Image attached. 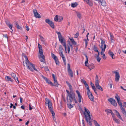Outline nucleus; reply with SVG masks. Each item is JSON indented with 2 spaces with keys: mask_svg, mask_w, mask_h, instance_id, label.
Wrapping results in <instances>:
<instances>
[{
  "mask_svg": "<svg viewBox=\"0 0 126 126\" xmlns=\"http://www.w3.org/2000/svg\"><path fill=\"white\" fill-rule=\"evenodd\" d=\"M24 57L25 59V63L27 68L32 72L33 71V69L35 71H37V70L35 68V65L30 62L27 56L25 55Z\"/></svg>",
  "mask_w": 126,
  "mask_h": 126,
  "instance_id": "nucleus-1",
  "label": "nucleus"
},
{
  "mask_svg": "<svg viewBox=\"0 0 126 126\" xmlns=\"http://www.w3.org/2000/svg\"><path fill=\"white\" fill-rule=\"evenodd\" d=\"M84 114L85 116V119L87 122L88 123L90 126L92 125V119H91L90 112L89 110L87 109L85 107H84Z\"/></svg>",
  "mask_w": 126,
  "mask_h": 126,
  "instance_id": "nucleus-2",
  "label": "nucleus"
},
{
  "mask_svg": "<svg viewBox=\"0 0 126 126\" xmlns=\"http://www.w3.org/2000/svg\"><path fill=\"white\" fill-rule=\"evenodd\" d=\"M66 82L70 90L71 91V94L68 95H67V100H68L67 98L69 97V102L70 103H71L73 100L75 98V94L73 91H72V86L67 81H66Z\"/></svg>",
  "mask_w": 126,
  "mask_h": 126,
  "instance_id": "nucleus-3",
  "label": "nucleus"
},
{
  "mask_svg": "<svg viewBox=\"0 0 126 126\" xmlns=\"http://www.w3.org/2000/svg\"><path fill=\"white\" fill-rule=\"evenodd\" d=\"M56 32L58 35L59 41L61 44H63V46L64 47L65 50L67 53L65 40L64 39V38L62 36L60 32Z\"/></svg>",
  "mask_w": 126,
  "mask_h": 126,
  "instance_id": "nucleus-4",
  "label": "nucleus"
},
{
  "mask_svg": "<svg viewBox=\"0 0 126 126\" xmlns=\"http://www.w3.org/2000/svg\"><path fill=\"white\" fill-rule=\"evenodd\" d=\"M45 100L46 101L45 102L46 105L48 106L49 110L50 111L51 113L52 114L53 118H54L55 113L52 109V102L50 100L47 98H45Z\"/></svg>",
  "mask_w": 126,
  "mask_h": 126,
  "instance_id": "nucleus-5",
  "label": "nucleus"
},
{
  "mask_svg": "<svg viewBox=\"0 0 126 126\" xmlns=\"http://www.w3.org/2000/svg\"><path fill=\"white\" fill-rule=\"evenodd\" d=\"M38 47L39 49V52L40 53L39 58L40 59H40L41 62L45 63L44 62L45 61V57L43 54L42 47V46L40 45L39 43L38 44Z\"/></svg>",
  "mask_w": 126,
  "mask_h": 126,
  "instance_id": "nucleus-6",
  "label": "nucleus"
},
{
  "mask_svg": "<svg viewBox=\"0 0 126 126\" xmlns=\"http://www.w3.org/2000/svg\"><path fill=\"white\" fill-rule=\"evenodd\" d=\"M99 81L98 80V76L96 75L95 78V84L96 88L101 91H103V89L102 87L99 85Z\"/></svg>",
  "mask_w": 126,
  "mask_h": 126,
  "instance_id": "nucleus-7",
  "label": "nucleus"
},
{
  "mask_svg": "<svg viewBox=\"0 0 126 126\" xmlns=\"http://www.w3.org/2000/svg\"><path fill=\"white\" fill-rule=\"evenodd\" d=\"M45 22L48 23L52 28H54V24L52 21H50L49 19H46L45 20Z\"/></svg>",
  "mask_w": 126,
  "mask_h": 126,
  "instance_id": "nucleus-8",
  "label": "nucleus"
},
{
  "mask_svg": "<svg viewBox=\"0 0 126 126\" xmlns=\"http://www.w3.org/2000/svg\"><path fill=\"white\" fill-rule=\"evenodd\" d=\"M51 55L52 58L54 60L56 64L57 65H59V62L57 57L53 53H51Z\"/></svg>",
  "mask_w": 126,
  "mask_h": 126,
  "instance_id": "nucleus-9",
  "label": "nucleus"
},
{
  "mask_svg": "<svg viewBox=\"0 0 126 126\" xmlns=\"http://www.w3.org/2000/svg\"><path fill=\"white\" fill-rule=\"evenodd\" d=\"M67 71L69 75L71 77H73V73L72 70L70 68V66L69 63L67 64Z\"/></svg>",
  "mask_w": 126,
  "mask_h": 126,
  "instance_id": "nucleus-10",
  "label": "nucleus"
},
{
  "mask_svg": "<svg viewBox=\"0 0 126 126\" xmlns=\"http://www.w3.org/2000/svg\"><path fill=\"white\" fill-rule=\"evenodd\" d=\"M108 100L109 102H110L111 104L114 106L116 107L117 106V104L116 101L113 99L110 98L108 99Z\"/></svg>",
  "mask_w": 126,
  "mask_h": 126,
  "instance_id": "nucleus-11",
  "label": "nucleus"
},
{
  "mask_svg": "<svg viewBox=\"0 0 126 126\" xmlns=\"http://www.w3.org/2000/svg\"><path fill=\"white\" fill-rule=\"evenodd\" d=\"M76 92L78 95L79 102L80 103L81 101V100H83V98L79 91L77 90H76Z\"/></svg>",
  "mask_w": 126,
  "mask_h": 126,
  "instance_id": "nucleus-12",
  "label": "nucleus"
},
{
  "mask_svg": "<svg viewBox=\"0 0 126 126\" xmlns=\"http://www.w3.org/2000/svg\"><path fill=\"white\" fill-rule=\"evenodd\" d=\"M113 73H115V81L117 82L119 80V78H120L119 73L116 71H114L113 72Z\"/></svg>",
  "mask_w": 126,
  "mask_h": 126,
  "instance_id": "nucleus-13",
  "label": "nucleus"
},
{
  "mask_svg": "<svg viewBox=\"0 0 126 126\" xmlns=\"http://www.w3.org/2000/svg\"><path fill=\"white\" fill-rule=\"evenodd\" d=\"M41 77L46 81V83L49 84L50 85H53V83L49 80L47 78L43 76L42 75H41Z\"/></svg>",
  "mask_w": 126,
  "mask_h": 126,
  "instance_id": "nucleus-14",
  "label": "nucleus"
},
{
  "mask_svg": "<svg viewBox=\"0 0 126 126\" xmlns=\"http://www.w3.org/2000/svg\"><path fill=\"white\" fill-rule=\"evenodd\" d=\"M33 14L34 16L37 18H41V16L39 14L36 9H34L33 10Z\"/></svg>",
  "mask_w": 126,
  "mask_h": 126,
  "instance_id": "nucleus-15",
  "label": "nucleus"
},
{
  "mask_svg": "<svg viewBox=\"0 0 126 126\" xmlns=\"http://www.w3.org/2000/svg\"><path fill=\"white\" fill-rule=\"evenodd\" d=\"M87 95L89 99L92 101H94V97L93 95L91 92L90 91L87 93Z\"/></svg>",
  "mask_w": 126,
  "mask_h": 126,
  "instance_id": "nucleus-16",
  "label": "nucleus"
},
{
  "mask_svg": "<svg viewBox=\"0 0 126 126\" xmlns=\"http://www.w3.org/2000/svg\"><path fill=\"white\" fill-rule=\"evenodd\" d=\"M5 22L7 26L11 29H12L13 27V25L10 24V23L8 19H6L5 20Z\"/></svg>",
  "mask_w": 126,
  "mask_h": 126,
  "instance_id": "nucleus-17",
  "label": "nucleus"
},
{
  "mask_svg": "<svg viewBox=\"0 0 126 126\" xmlns=\"http://www.w3.org/2000/svg\"><path fill=\"white\" fill-rule=\"evenodd\" d=\"M11 76L12 78L14 79L16 82H17H17H19L18 78L16 76V75L15 73H12L11 74Z\"/></svg>",
  "mask_w": 126,
  "mask_h": 126,
  "instance_id": "nucleus-18",
  "label": "nucleus"
},
{
  "mask_svg": "<svg viewBox=\"0 0 126 126\" xmlns=\"http://www.w3.org/2000/svg\"><path fill=\"white\" fill-rule=\"evenodd\" d=\"M115 111L116 113V115L122 121H123V119L121 116L119 112H118L116 110H115Z\"/></svg>",
  "mask_w": 126,
  "mask_h": 126,
  "instance_id": "nucleus-19",
  "label": "nucleus"
},
{
  "mask_svg": "<svg viewBox=\"0 0 126 126\" xmlns=\"http://www.w3.org/2000/svg\"><path fill=\"white\" fill-rule=\"evenodd\" d=\"M98 2H100L101 5L103 6H105L106 5V3L105 1L104 0H99Z\"/></svg>",
  "mask_w": 126,
  "mask_h": 126,
  "instance_id": "nucleus-20",
  "label": "nucleus"
},
{
  "mask_svg": "<svg viewBox=\"0 0 126 126\" xmlns=\"http://www.w3.org/2000/svg\"><path fill=\"white\" fill-rule=\"evenodd\" d=\"M86 66L88 67V68L90 70L93 69L94 67V66L93 64H89L88 65V64H87V66Z\"/></svg>",
  "mask_w": 126,
  "mask_h": 126,
  "instance_id": "nucleus-21",
  "label": "nucleus"
},
{
  "mask_svg": "<svg viewBox=\"0 0 126 126\" xmlns=\"http://www.w3.org/2000/svg\"><path fill=\"white\" fill-rule=\"evenodd\" d=\"M5 79L6 80L8 81H11L12 82L13 81V79L11 78L10 77L8 76H6L5 77Z\"/></svg>",
  "mask_w": 126,
  "mask_h": 126,
  "instance_id": "nucleus-22",
  "label": "nucleus"
},
{
  "mask_svg": "<svg viewBox=\"0 0 126 126\" xmlns=\"http://www.w3.org/2000/svg\"><path fill=\"white\" fill-rule=\"evenodd\" d=\"M108 54H109V55L113 59H114V58H113V56H114V54L110 50H109V52H108Z\"/></svg>",
  "mask_w": 126,
  "mask_h": 126,
  "instance_id": "nucleus-23",
  "label": "nucleus"
},
{
  "mask_svg": "<svg viewBox=\"0 0 126 126\" xmlns=\"http://www.w3.org/2000/svg\"><path fill=\"white\" fill-rule=\"evenodd\" d=\"M86 2L90 6H93V2L90 0H87Z\"/></svg>",
  "mask_w": 126,
  "mask_h": 126,
  "instance_id": "nucleus-24",
  "label": "nucleus"
},
{
  "mask_svg": "<svg viewBox=\"0 0 126 126\" xmlns=\"http://www.w3.org/2000/svg\"><path fill=\"white\" fill-rule=\"evenodd\" d=\"M110 39L111 42L112 43H113L114 41V36L112 35V34L111 33H110Z\"/></svg>",
  "mask_w": 126,
  "mask_h": 126,
  "instance_id": "nucleus-25",
  "label": "nucleus"
},
{
  "mask_svg": "<svg viewBox=\"0 0 126 126\" xmlns=\"http://www.w3.org/2000/svg\"><path fill=\"white\" fill-rule=\"evenodd\" d=\"M54 84L53 83V85H52V86L58 87V85H59L58 83L57 80L54 81Z\"/></svg>",
  "mask_w": 126,
  "mask_h": 126,
  "instance_id": "nucleus-26",
  "label": "nucleus"
},
{
  "mask_svg": "<svg viewBox=\"0 0 126 126\" xmlns=\"http://www.w3.org/2000/svg\"><path fill=\"white\" fill-rule=\"evenodd\" d=\"M69 39L70 40L72 44L74 45H76V42L74 41V39L73 38H69Z\"/></svg>",
  "mask_w": 126,
  "mask_h": 126,
  "instance_id": "nucleus-27",
  "label": "nucleus"
},
{
  "mask_svg": "<svg viewBox=\"0 0 126 126\" xmlns=\"http://www.w3.org/2000/svg\"><path fill=\"white\" fill-rule=\"evenodd\" d=\"M106 47V44H105L104 45V49H102L101 50V55H103V54H104V52L105 51V49Z\"/></svg>",
  "mask_w": 126,
  "mask_h": 126,
  "instance_id": "nucleus-28",
  "label": "nucleus"
},
{
  "mask_svg": "<svg viewBox=\"0 0 126 126\" xmlns=\"http://www.w3.org/2000/svg\"><path fill=\"white\" fill-rule=\"evenodd\" d=\"M70 103H70V102H68V103L67 102L68 106L69 108V109H71V108H73L74 106L73 105L71 104Z\"/></svg>",
  "mask_w": 126,
  "mask_h": 126,
  "instance_id": "nucleus-29",
  "label": "nucleus"
},
{
  "mask_svg": "<svg viewBox=\"0 0 126 126\" xmlns=\"http://www.w3.org/2000/svg\"><path fill=\"white\" fill-rule=\"evenodd\" d=\"M63 49L61 45H60L59 47V52H63Z\"/></svg>",
  "mask_w": 126,
  "mask_h": 126,
  "instance_id": "nucleus-30",
  "label": "nucleus"
},
{
  "mask_svg": "<svg viewBox=\"0 0 126 126\" xmlns=\"http://www.w3.org/2000/svg\"><path fill=\"white\" fill-rule=\"evenodd\" d=\"M85 57H86V61L85 62V66H87V64L88 63V58L87 56L86 55H85Z\"/></svg>",
  "mask_w": 126,
  "mask_h": 126,
  "instance_id": "nucleus-31",
  "label": "nucleus"
},
{
  "mask_svg": "<svg viewBox=\"0 0 126 126\" xmlns=\"http://www.w3.org/2000/svg\"><path fill=\"white\" fill-rule=\"evenodd\" d=\"M113 120L116 123H117L118 124H120V120H119L117 119L116 118H114V119H113Z\"/></svg>",
  "mask_w": 126,
  "mask_h": 126,
  "instance_id": "nucleus-32",
  "label": "nucleus"
},
{
  "mask_svg": "<svg viewBox=\"0 0 126 126\" xmlns=\"http://www.w3.org/2000/svg\"><path fill=\"white\" fill-rule=\"evenodd\" d=\"M16 27L18 29L21 30L22 29V27L20 26H19L17 22H16Z\"/></svg>",
  "mask_w": 126,
  "mask_h": 126,
  "instance_id": "nucleus-33",
  "label": "nucleus"
},
{
  "mask_svg": "<svg viewBox=\"0 0 126 126\" xmlns=\"http://www.w3.org/2000/svg\"><path fill=\"white\" fill-rule=\"evenodd\" d=\"M84 85H85L87 90V93L90 92V90L89 86L87 84V83L85 84Z\"/></svg>",
  "mask_w": 126,
  "mask_h": 126,
  "instance_id": "nucleus-34",
  "label": "nucleus"
},
{
  "mask_svg": "<svg viewBox=\"0 0 126 126\" xmlns=\"http://www.w3.org/2000/svg\"><path fill=\"white\" fill-rule=\"evenodd\" d=\"M77 5L78 4L76 2H75L74 3H72L71 4V6L73 8L76 7Z\"/></svg>",
  "mask_w": 126,
  "mask_h": 126,
  "instance_id": "nucleus-35",
  "label": "nucleus"
},
{
  "mask_svg": "<svg viewBox=\"0 0 126 126\" xmlns=\"http://www.w3.org/2000/svg\"><path fill=\"white\" fill-rule=\"evenodd\" d=\"M116 95L115 96V98L116 99L117 101H118L120 100V97L118 95L116 94Z\"/></svg>",
  "mask_w": 126,
  "mask_h": 126,
  "instance_id": "nucleus-36",
  "label": "nucleus"
},
{
  "mask_svg": "<svg viewBox=\"0 0 126 126\" xmlns=\"http://www.w3.org/2000/svg\"><path fill=\"white\" fill-rule=\"evenodd\" d=\"M93 121L94 122V123L95 126H100L96 121L95 120H94Z\"/></svg>",
  "mask_w": 126,
  "mask_h": 126,
  "instance_id": "nucleus-37",
  "label": "nucleus"
},
{
  "mask_svg": "<svg viewBox=\"0 0 126 126\" xmlns=\"http://www.w3.org/2000/svg\"><path fill=\"white\" fill-rule=\"evenodd\" d=\"M63 20V18L62 16H58V20L59 22L62 21Z\"/></svg>",
  "mask_w": 126,
  "mask_h": 126,
  "instance_id": "nucleus-38",
  "label": "nucleus"
},
{
  "mask_svg": "<svg viewBox=\"0 0 126 126\" xmlns=\"http://www.w3.org/2000/svg\"><path fill=\"white\" fill-rule=\"evenodd\" d=\"M52 75L53 79L54 81L57 80V78L53 74H52Z\"/></svg>",
  "mask_w": 126,
  "mask_h": 126,
  "instance_id": "nucleus-39",
  "label": "nucleus"
},
{
  "mask_svg": "<svg viewBox=\"0 0 126 126\" xmlns=\"http://www.w3.org/2000/svg\"><path fill=\"white\" fill-rule=\"evenodd\" d=\"M62 59L63 60V62L65 65H66V60L65 57L62 58Z\"/></svg>",
  "mask_w": 126,
  "mask_h": 126,
  "instance_id": "nucleus-40",
  "label": "nucleus"
},
{
  "mask_svg": "<svg viewBox=\"0 0 126 126\" xmlns=\"http://www.w3.org/2000/svg\"><path fill=\"white\" fill-rule=\"evenodd\" d=\"M54 20L56 21H58V16L56 15L54 17Z\"/></svg>",
  "mask_w": 126,
  "mask_h": 126,
  "instance_id": "nucleus-41",
  "label": "nucleus"
},
{
  "mask_svg": "<svg viewBox=\"0 0 126 126\" xmlns=\"http://www.w3.org/2000/svg\"><path fill=\"white\" fill-rule=\"evenodd\" d=\"M105 111L108 113H111L112 112V111L111 110L108 109L105 110Z\"/></svg>",
  "mask_w": 126,
  "mask_h": 126,
  "instance_id": "nucleus-42",
  "label": "nucleus"
},
{
  "mask_svg": "<svg viewBox=\"0 0 126 126\" xmlns=\"http://www.w3.org/2000/svg\"><path fill=\"white\" fill-rule=\"evenodd\" d=\"M40 39H41V41H42V42H44V38H43V37L41 36V35H40Z\"/></svg>",
  "mask_w": 126,
  "mask_h": 126,
  "instance_id": "nucleus-43",
  "label": "nucleus"
},
{
  "mask_svg": "<svg viewBox=\"0 0 126 126\" xmlns=\"http://www.w3.org/2000/svg\"><path fill=\"white\" fill-rule=\"evenodd\" d=\"M77 13V16L78 17L79 19H80V17H81V15L79 13V12Z\"/></svg>",
  "mask_w": 126,
  "mask_h": 126,
  "instance_id": "nucleus-44",
  "label": "nucleus"
},
{
  "mask_svg": "<svg viewBox=\"0 0 126 126\" xmlns=\"http://www.w3.org/2000/svg\"><path fill=\"white\" fill-rule=\"evenodd\" d=\"M60 54V56L62 58L64 57L63 54V52H59Z\"/></svg>",
  "mask_w": 126,
  "mask_h": 126,
  "instance_id": "nucleus-45",
  "label": "nucleus"
},
{
  "mask_svg": "<svg viewBox=\"0 0 126 126\" xmlns=\"http://www.w3.org/2000/svg\"><path fill=\"white\" fill-rule=\"evenodd\" d=\"M96 58L97 61L98 62H100L101 60V58L100 57H99V56H97Z\"/></svg>",
  "mask_w": 126,
  "mask_h": 126,
  "instance_id": "nucleus-46",
  "label": "nucleus"
},
{
  "mask_svg": "<svg viewBox=\"0 0 126 126\" xmlns=\"http://www.w3.org/2000/svg\"><path fill=\"white\" fill-rule=\"evenodd\" d=\"M79 33L78 32H77L76 34H75V38H77L79 36Z\"/></svg>",
  "mask_w": 126,
  "mask_h": 126,
  "instance_id": "nucleus-47",
  "label": "nucleus"
},
{
  "mask_svg": "<svg viewBox=\"0 0 126 126\" xmlns=\"http://www.w3.org/2000/svg\"><path fill=\"white\" fill-rule=\"evenodd\" d=\"M94 51L96 52H98V51L97 49V47H95V46H94Z\"/></svg>",
  "mask_w": 126,
  "mask_h": 126,
  "instance_id": "nucleus-48",
  "label": "nucleus"
},
{
  "mask_svg": "<svg viewBox=\"0 0 126 126\" xmlns=\"http://www.w3.org/2000/svg\"><path fill=\"white\" fill-rule=\"evenodd\" d=\"M117 102L120 107H121V106H122V103L120 101H117Z\"/></svg>",
  "mask_w": 126,
  "mask_h": 126,
  "instance_id": "nucleus-49",
  "label": "nucleus"
},
{
  "mask_svg": "<svg viewBox=\"0 0 126 126\" xmlns=\"http://www.w3.org/2000/svg\"><path fill=\"white\" fill-rule=\"evenodd\" d=\"M111 115H112V117L113 118V119H114V118H116L115 117V116L114 114L113 113V112H112L111 113Z\"/></svg>",
  "mask_w": 126,
  "mask_h": 126,
  "instance_id": "nucleus-50",
  "label": "nucleus"
},
{
  "mask_svg": "<svg viewBox=\"0 0 126 126\" xmlns=\"http://www.w3.org/2000/svg\"><path fill=\"white\" fill-rule=\"evenodd\" d=\"M81 82L83 83L84 85L85 84L87 83L86 81L83 79H82L81 80Z\"/></svg>",
  "mask_w": 126,
  "mask_h": 126,
  "instance_id": "nucleus-51",
  "label": "nucleus"
},
{
  "mask_svg": "<svg viewBox=\"0 0 126 126\" xmlns=\"http://www.w3.org/2000/svg\"><path fill=\"white\" fill-rule=\"evenodd\" d=\"M121 109V110L122 111V112H124L125 111H126L125 110V109L123 107H122V106H121V107H120Z\"/></svg>",
  "mask_w": 126,
  "mask_h": 126,
  "instance_id": "nucleus-52",
  "label": "nucleus"
},
{
  "mask_svg": "<svg viewBox=\"0 0 126 126\" xmlns=\"http://www.w3.org/2000/svg\"><path fill=\"white\" fill-rule=\"evenodd\" d=\"M101 44H104V45L105 44V41H104L103 40L101 39Z\"/></svg>",
  "mask_w": 126,
  "mask_h": 126,
  "instance_id": "nucleus-53",
  "label": "nucleus"
},
{
  "mask_svg": "<svg viewBox=\"0 0 126 126\" xmlns=\"http://www.w3.org/2000/svg\"><path fill=\"white\" fill-rule=\"evenodd\" d=\"M84 41H85V46H86V47H87V46L88 42L87 41L86 39H85L84 40Z\"/></svg>",
  "mask_w": 126,
  "mask_h": 126,
  "instance_id": "nucleus-54",
  "label": "nucleus"
},
{
  "mask_svg": "<svg viewBox=\"0 0 126 126\" xmlns=\"http://www.w3.org/2000/svg\"><path fill=\"white\" fill-rule=\"evenodd\" d=\"M44 69L46 71H49V70L48 68V67L47 66H45L44 67Z\"/></svg>",
  "mask_w": 126,
  "mask_h": 126,
  "instance_id": "nucleus-55",
  "label": "nucleus"
},
{
  "mask_svg": "<svg viewBox=\"0 0 126 126\" xmlns=\"http://www.w3.org/2000/svg\"><path fill=\"white\" fill-rule=\"evenodd\" d=\"M101 46H100V48L101 49V50H102V49H104V45L102 44H101Z\"/></svg>",
  "mask_w": 126,
  "mask_h": 126,
  "instance_id": "nucleus-56",
  "label": "nucleus"
},
{
  "mask_svg": "<svg viewBox=\"0 0 126 126\" xmlns=\"http://www.w3.org/2000/svg\"><path fill=\"white\" fill-rule=\"evenodd\" d=\"M25 27L26 30L27 31H29V29L28 26L27 25H26Z\"/></svg>",
  "mask_w": 126,
  "mask_h": 126,
  "instance_id": "nucleus-57",
  "label": "nucleus"
},
{
  "mask_svg": "<svg viewBox=\"0 0 126 126\" xmlns=\"http://www.w3.org/2000/svg\"><path fill=\"white\" fill-rule=\"evenodd\" d=\"M66 91L67 92V95H69L70 94H71V93H70L69 92V91H68V90H66Z\"/></svg>",
  "mask_w": 126,
  "mask_h": 126,
  "instance_id": "nucleus-58",
  "label": "nucleus"
},
{
  "mask_svg": "<svg viewBox=\"0 0 126 126\" xmlns=\"http://www.w3.org/2000/svg\"><path fill=\"white\" fill-rule=\"evenodd\" d=\"M31 104H29V110H31L32 109V108L31 107Z\"/></svg>",
  "mask_w": 126,
  "mask_h": 126,
  "instance_id": "nucleus-59",
  "label": "nucleus"
},
{
  "mask_svg": "<svg viewBox=\"0 0 126 126\" xmlns=\"http://www.w3.org/2000/svg\"><path fill=\"white\" fill-rule=\"evenodd\" d=\"M3 36L6 38H7V39H8V36L6 34L5 35L3 34Z\"/></svg>",
  "mask_w": 126,
  "mask_h": 126,
  "instance_id": "nucleus-60",
  "label": "nucleus"
},
{
  "mask_svg": "<svg viewBox=\"0 0 126 126\" xmlns=\"http://www.w3.org/2000/svg\"><path fill=\"white\" fill-rule=\"evenodd\" d=\"M20 102L21 103L22 102L23 99L21 97H20Z\"/></svg>",
  "mask_w": 126,
  "mask_h": 126,
  "instance_id": "nucleus-61",
  "label": "nucleus"
},
{
  "mask_svg": "<svg viewBox=\"0 0 126 126\" xmlns=\"http://www.w3.org/2000/svg\"><path fill=\"white\" fill-rule=\"evenodd\" d=\"M102 57H103V58L104 59H105L106 58V57L105 55V54H103V55Z\"/></svg>",
  "mask_w": 126,
  "mask_h": 126,
  "instance_id": "nucleus-62",
  "label": "nucleus"
},
{
  "mask_svg": "<svg viewBox=\"0 0 126 126\" xmlns=\"http://www.w3.org/2000/svg\"><path fill=\"white\" fill-rule=\"evenodd\" d=\"M21 108L22 109H25V107L24 106L22 105L21 107Z\"/></svg>",
  "mask_w": 126,
  "mask_h": 126,
  "instance_id": "nucleus-63",
  "label": "nucleus"
},
{
  "mask_svg": "<svg viewBox=\"0 0 126 126\" xmlns=\"http://www.w3.org/2000/svg\"><path fill=\"white\" fill-rule=\"evenodd\" d=\"M123 114L126 117V111H125L124 112H122Z\"/></svg>",
  "mask_w": 126,
  "mask_h": 126,
  "instance_id": "nucleus-64",
  "label": "nucleus"
}]
</instances>
